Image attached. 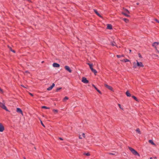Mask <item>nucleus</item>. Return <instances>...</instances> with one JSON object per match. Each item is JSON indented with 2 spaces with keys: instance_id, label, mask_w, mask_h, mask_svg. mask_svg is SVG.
Listing matches in <instances>:
<instances>
[{
  "instance_id": "obj_1",
  "label": "nucleus",
  "mask_w": 159,
  "mask_h": 159,
  "mask_svg": "<svg viewBox=\"0 0 159 159\" xmlns=\"http://www.w3.org/2000/svg\"><path fill=\"white\" fill-rule=\"evenodd\" d=\"M0 107L3 109H4L7 111H9L8 110L5 106V102L4 100L2 101V102H0Z\"/></svg>"
},
{
  "instance_id": "obj_2",
  "label": "nucleus",
  "mask_w": 159,
  "mask_h": 159,
  "mask_svg": "<svg viewBox=\"0 0 159 159\" xmlns=\"http://www.w3.org/2000/svg\"><path fill=\"white\" fill-rule=\"evenodd\" d=\"M128 148L129 150L134 155H137L138 156H139V154L134 149L130 147H129Z\"/></svg>"
},
{
  "instance_id": "obj_3",
  "label": "nucleus",
  "mask_w": 159,
  "mask_h": 159,
  "mask_svg": "<svg viewBox=\"0 0 159 159\" xmlns=\"http://www.w3.org/2000/svg\"><path fill=\"white\" fill-rule=\"evenodd\" d=\"M82 82L85 84H87L89 83V81L84 77L82 78Z\"/></svg>"
},
{
  "instance_id": "obj_4",
  "label": "nucleus",
  "mask_w": 159,
  "mask_h": 159,
  "mask_svg": "<svg viewBox=\"0 0 159 159\" xmlns=\"http://www.w3.org/2000/svg\"><path fill=\"white\" fill-rule=\"evenodd\" d=\"M105 85V86L108 89H109L110 90L112 91H113L114 90H113V89L112 88L108 85L106 84H104Z\"/></svg>"
},
{
  "instance_id": "obj_5",
  "label": "nucleus",
  "mask_w": 159,
  "mask_h": 159,
  "mask_svg": "<svg viewBox=\"0 0 159 159\" xmlns=\"http://www.w3.org/2000/svg\"><path fill=\"white\" fill-rule=\"evenodd\" d=\"M137 65L139 67H143V65L141 62H139L137 61Z\"/></svg>"
},
{
  "instance_id": "obj_6",
  "label": "nucleus",
  "mask_w": 159,
  "mask_h": 159,
  "mask_svg": "<svg viewBox=\"0 0 159 159\" xmlns=\"http://www.w3.org/2000/svg\"><path fill=\"white\" fill-rule=\"evenodd\" d=\"M65 68L66 70L68 71L70 73H71L72 72V70L70 69V68L68 66H65Z\"/></svg>"
},
{
  "instance_id": "obj_7",
  "label": "nucleus",
  "mask_w": 159,
  "mask_h": 159,
  "mask_svg": "<svg viewBox=\"0 0 159 159\" xmlns=\"http://www.w3.org/2000/svg\"><path fill=\"white\" fill-rule=\"evenodd\" d=\"M4 130V128L2 124L0 123V132H2Z\"/></svg>"
},
{
  "instance_id": "obj_8",
  "label": "nucleus",
  "mask_w": 159,
  "mask_h": 159,
  "mask_svg": "<svg viewBox=\"0 0 159 159\" xmlns=\"http://www.w3.org/2000/svg\"><path fill=\"white\" fill-rule=\"evenodd\" d=\"M16 111L17 112L21 113L22 115H23L22 111L20 108H17Z\"/></svg>"
},
{
  "instance_id": "obj_9",
  "label": "nucleus",
  "mask_w": 159,
  "mask_h": 159,
  "mask_svg": "<svg viewBox=\"0 0 159 159\" xmlns=\"http://www.w3.org/2000/svg\"><path fill=\"white\" fill-rule=\"evenodd\" d=\"M55 84L54 83H53L51 86L50 87L47 89V90L48 91L51 90L53 87L55 86Z\"/></svg>"
},
{
  "instance_id": "obj_10",
  "label": "nucleus",
  "mask_w": 159,
  "mask_h": 159,
  "mask_svg": "<svg viewBox=\"0 0 159 159\" xmlns=\"http://www.w3.org/2000/svg\"><path fill=\"white\" fill-rule=\"evenodd\" d=\"M52 66L55 67H59L60 66V65L56 63H53Z\"/></svg>"
},
{
  "instance_id": "obj_11",
  "label": "nucleus",
  "mask_w": 159,
  "mask_h": 159,
  "mask_svg": "<svg viewBox=\"0 0 159 159\" xmlns=\"http://www.w3.org/2000/svg\"><path fill=\"white\" fill-rule=\"evenodd\" d=\"M159 44V43L158 42H155L152 45L153 47H154L156 48V46H157Z\"/></svg>"
},
{
  "instance_id": "obj_12",
  "label": "nucleus",
  "mask_w": 159,
  "mask_h": 159,
  "mask_svg": "<svg viewBox=\"0 0 159 159\" xmlns=\"http://www.w3.org/2000/svg\"><path fill=\"white\" fill-rule=\"evenodd\" d=\"M92 86L100 94H101V91L99 90L96 87H95V86L94 84H92Z\"/></svg>"
},
{
  "instance_id": "obj_13",
  "label": "nucleus",
  "mask_w": 159,
  "mask_h": 159,
  "mask_svg": "<svg viewBox=\"0 0 159 159\" xmlns=\"http://www.w3.org/2000/svg\"><path fill=\"white\" fill-rule=\"evenodd\" d=\"M87 64L89 66L91 70L93 69V65L92 64H90L89 63H87Z\"/></svg>"
},
{
  "instance_id": "obj_14",
  "label": "nucleus",
  "mask_w": 159,
  "mask_h": 159,
  "mask_svg": "<svg viewBox=\"0 0 159 159\" xmlns=\"http://www.w3.org/2000/svg\"><path fill=\"white\" fill-rule=\"evenodd\" d=\"M94 12H95V13L98 15V16H99L100 17H101V16L100 15V14L96 10H95V9H94Z\"/></svg>"
},
{
  "instance_id": "obj_15",
  "label": "nucleus",
  "mask_w": 159,
  "mask_h": 159,
  "mask_svg": "<svg viewBox=\"0 0 159 159\" xmlns=\"http://www.w3.org/2000/svg\"><path fill=\"white\" fill-rule=\"evenodd\" d=\"M107 28L109 29H112V26L110 24H107Z\"/></svg>"
},
{
  "instance_id": "obj_16",
  "label": "nucleus",
  "mask_w": 159,
  "mask_h": 159,
  "mask_svg": "<svg viewBox=\"0 0 159 159\" xmlns=\"http://www.w3.org/2000/svg\"><path fill=\"white\" fill-rule=\"evenodd\" d=\"M91 71L95 75H96L97 73V71L93 68L91 70Z\"/></svg>"
},
{
  "instance_id": "obj_17",
  "label": "nucleus",
  "mask_w": 159,
  "mask_h": 159,
  "mask_svg": "<svg viewBox=\"0 0 159 159\" xmlns=\"http://www.w3.org/2000/svg\"><path fill=\"white\" fill-rule=\"evenodd\" d=\"M149 142L151 143L152 144L154 145H156V144L155 143L153 142L152 140H149Z\"/></svg>"
},
{
  "instance_id": "obj_18",
  "label": "nucleus",
  "mask_w": 159,
  "mask_h": 159,
  "mask_svg": "<svg viewBox=\"0 0 159 159\" xmlns=\"http://www.w3.org/2000/svg\"><path fill=\"white\" fill-rule=\"evenodd\" d=\"M126 94L128 97H130L131 96L130 94L129 93L128 91H127L126 92Z\"/></svg>"
},
{
  "instance_id": "obj_19",
  "label": "nucleus",
  "mask_w": 159,
  "mask_h": 159,
  "mask_svg": "<svg viewBox=\"0 0 159 159\" xmlns=\"http://www.w3.org/2000/svg\"><path fill=\"white\" fill-rule=\"evenodd\" d=\"M136 131L137 132L138 134H141V132L139 129V128H138L136 130Z\"/></svg>"
},
{
  "instance_id": "obj_20",
  "label": "nucleus",
  "mask_w": 159,
  "mask_h": 159,
  "mask_svg": "<svg viewBox=\"0 0 159 159\" xmlns=\"http://www.w3.org/2000/svg\"><path fill=\"white\" fill-rule=\"evenodd\" d=\"M128 13H125V12H122V14H123L125 16H127V17H129V16L127 14Z\"/></svg>"
},
{
  "instance_id": "obj_21",
  "label": "nucleus",
  "mask_w": 159,
  "mask_h": 159,
  "mask_svg": "<svg viewBox=\"0 0 159 159\" xmlns=\"http://www.w3.org/2000/svg\"><path fill=\"white\" fill-rule=\"evenodd\" d=\"M121 61H124L125 62L129 61V60L127 59H124L123 60H121Z\"/></svg>"
},
{
  "instance_id": "obj_22",
  "label": "nucleus",
  "mask_w": 159,
  "mask_h": 159,
  "mask_svg": "<svg viewBox=\"0 0 159 159\" xmlns=\"http://www.w3.org/2000/svg\"><path fill=\"white\" fill-rule=\"evenodd\" d=\"M123 20L126 22L128 23L129 22V20L126 18L123 19Z\"/></svg>"
},
{
  "instance_id": "obj_23",
  "label": "nucleus",
  "mask_w": 159,
  "mask_h": 159,
  "mask_svg": "<svg viewBox=\"0 0 159 159\" xmlns=\"http://www.w3.org/2000/svg\"><path fill=\"white\" fill-rule=\"evenodd\" d=\"M69 98L67 97H65L63 99V101H65L66 100L68 99Z\"/></svg>"
},
{
  "instance_id": "obj_24",
  "label": "nucleus",
  "mask_w": 159,
  "mask_h": 159,
  "mask_svg": "<svg viewBox=\"0 0 159 159\" xmlns=\"http://www.w3.org/2000/svg\"><path fill=\"white\" fill-rule=\"evenodd\" d=\"M132 97L136 101H137V102H139L138 101V99H137V98H136V97L135 96H132Z\"/></svg>"
},
{
  "instance_id": "obj_25",
  "label": "nucleus",
  "mask_w": 159,
  "mask_h": 159,
  "mask_svg": "<svg viewBox=\"0 0 159 159\" xmlns=\"http://www.w3.org/2000/svg\"><path fill=\"white\" fill-rule=\"evenodd\" d=\"M124 12H125L126 13H129V11L126 9H125L124 10Z\"/></svg>"
},
{
  "instance_id": "obj_26",
  "label": "nucleus",
  "mask_w": 159,
  "mask_h": 159,
  "mask_svg": "<svg viewBox=\"0 0 159 159\" xmlns=\"http://www.w3.org/2000/svg\"><path fill=\"white\" fill-rule=\"evenodd\" d=\"M117 57L118 58H120V57H124V55H117Z\"/></svg>"
},
{
  "instance_id": "obj_27",
  "label": "nucleus",
  "mask_w": 159,
  "mask_h": 159,
  "mask_svg": "<svg viewBox=\"0 0 159 159\" xmlns=\"http://www.w3.org/2000/svg\"><path fill=\"white\" fill-rule=\"evenodd\" d=\"M133 65H134V68H136L137 65V63H136L135 62H134L133 63Z\"/></svg>"
},
{
  "instance_id": "obj_28",
  "label": "nucleus",
  "mask_w": 159,
  "mask_h": 159,
  "mask_svg": "<svg viewBox=\"0 0 159 159\" xmlns=\"http://www.w3.org/2000/svg\"><path fill=\"white\" fill-rule=\"evenodd\" d=\"M42 108H44V109H49V107H47L45 106H42Z\"/></svg>"
},
{
  "instance_id": "obj_29",
  "label": "nucleus",
  "mask_w": 159,
  "mask_h": 159,
  "mask_svg": "<svg viewBox=\"0 0 159 159\" xmlns=\"http://www.w3.org/2000/svg\"><path fill=\"white\" fill-rule=\"evenodd\" d=\"M84 154L85 155L87 156H89L90 155V154L89 152H88L87 153H85Z\"/></svg>"
},
{
  "instance_id": "obj_30",
  "label": "nucleus",
  "mask_w": 159,
  "mask_h": 159,
  "mask_svg": "<svg viewBox=\"0 0 159 159\" xmlns=\"http://www.w3.org/2000/svg\"><path fill=\"white\" fill-rule=\"evenodd\" d=\"M118 105L120 109H121L122 110H123V108L121 107V106L120 104H118Z\"/></svg>"
},
{
  "instance_id": "obj_31",
  "label": "nucleus",
  "mask_w": 159,
  "mask_h": 159,
  "mask_svg": "<svg viewBox=\"0 0 159 159\" xmlns=\"http://www.w3.org/2000/svg\"><path fill=\"white\" fill-rule=\"evenodd\" d=\"M61 88H57L56 90V91L58 92L59 90L61 89Z\"/></svg>"
},
{
  "instance_id": "obj_32",
  "label": "nucleus",
  "mask_w": 159,
  "mask_h": 159,
  "mask_svg": "<svg viewBox=\"0 0 159 159\" xmlns=\"http://www.w3.org/2000/svg\"><path fill=\"white\" fill-rule=\"evenodd\" d=\"M40 122H41V125H42L44 127H45V125H44L43 124V122L42 121L40 120Z\"/></svg>"
},
{
  "instance_id": "obj_33",
  "label": "nucleus",
  "mask_w": 159,
  "mask_h": 159,
  "mask_svg": "<svg viewBox=\"0 0 159 159\" xmlns=\"http://www.w3.org/2000/svg\"><path fill=\"white\" fill-rule=\"evenodd\" d=\"M29 73V72L28 71H25L24 72V74H27Z\"/></svg>"
},
{
  "instance_id": "obj_34",
  "label": "nucleus",
  "mask_w": 159,
  "mask_h": 159,
  "mask_svg": "<svg viewBox=\"0 0 159 159\" xmlns=\"http://www.w3.org/2000/svg\"><path fill=\"white\" fill-rule=\"evenodd\" d=\"M53 112H58V111L57 110H55V109H54L53 110Z\"/></svg>"
},
{
  "instance_id": "obj_35",
  "label": "nucleus",
  "mask_w": 159,
  "mask_h": 159,
  "mask_svg": "<svg viewBox=\"0 0 159 159\" xmlns=\"http://www.w3.org/2000/svg\"><path fill=\"white\" fill-rule=\"evenodd\" d=\"M115 42H114V43H111V44L114 46H115Z\"/></svg>"
},
{
  "instance_id": "obj_36",
  "label": "nucleus",
  "mask_w": 159,
  "mask_h": 159,
  "mask_svg": "<svg viewBox=\"0 0 159 159\" xmlns=\"http://www.w3.org/2000/svg\"><path fill=\"white\" fill-rule=\"evenodd\" d=\"M155 20L156 21H157V23H159V21L158 20H157V19H155Z\"/></svg>"
},
{
  "instance_id": "obj_37",
  "label": "nucleus",
  "mask_w": 159,
  "mask_h": 159,
  "mask_svg": "<svg viewBox=\"0 0 159 159\" xmlns=\"http://www.w3.org/2000/svg\"><path fill=\"white\" fill-rule=\"evenodd\" d=\"M82 135L84 137V138H85V134L84 133H83L82 134Z\"/></svg>"
},
{
  "instance_id": "obj_38",
  "label": "nucleus",
  "mask_w": 159,
  "mask_h": 159,
  "mask_svg": "<svg viewBox=\"0 0 159 159\" xmlns=\"http://www.w3.org/2000/svg\"><path fill=\"white\" fill-rule=\"evenodd\" d=\"M79 138L80 139H82V138L81 137V135H79Z\"/></svg>"
},
{
  "instance_id": "obj_39",
  "label": "nucleus",
  "mask_w": 159,
  "mask_h": 159,
  "mask_svg": "<svg viewBox=\"0 0 159 159\" xmlns=\"http://www.w3.org/2000/svg\"><path fill=\"white\" fill-rule=\"evenodd\" d=\"M109 154L112 155H115V154L113 153H109Z\"/></svg>"
},
{
  "instance_id": "obj_40",
  "label": "nucleus",
  "mask_w": 159,
  "mask_h": 159,
  "mask_svg": "<svg viewBox=\"0 0 159 159\" xmlns=\"http://www.w3.org/2000/svg\"><path fill=\"white\" fill-rule=\"evenodd\" d=\"M8 48H9V49H10V50L11 51V50H12L11 48V47H9V46H8Z\"/></svg>"
},
{
  "instance_id": "obj_41",
  "label": "nucleus",
  "mask_w": 159,
  "mask_h": 159,
  "mask_svg": "<svg viewBox=\"0 0 159 159\" xmlns=\"http://www.w3.org/2000/svg\"><path fill=\"white\" fill-rule=\"evenodd\" d=\"M29 93L31 96H33V94L32 93Z\"/></svg>"
},
{
  "instance_id": "obj_42",
  "label": "nucleus",
  "mask_w": 159,
  "mask_h": 159,
  "mask_svg": "<svg viewBox=\"0 0 159 159\" xmlns=\"http://www.w3.org/2000/svg\"><path fill=\"white\" fill-rule=\"evenodd\" d=\"M153 56H154V57H157V55H156L155 54H153Z\"/></svg>"
},
{
  "instance_id": "obj_43",
  "label": "nucleus",
  "mask_w": 159,
  "mask_h": 159,
  "mask_svg": "<svg viewBox=\"0 0 159 159\" xmlns=\"http://www.w3.org/2000/svg\"><path fill=\"white\" fill-rule=\"evenodd\" d=\"M0 91L2 92V93L3 92V91H2V89H1L0 88Z\"/></svg>"
},
{
  "instance_id": "obj_44",
  "label": "nucleus",
  "mask_w": 159,
  "mask_h": 159,
  "mask_svg": "<svg viewBox=\"0 0 159 159\" xmlns=\"http://www.w3.org/2000/svg\"><path fill=\"white\" fill-rule=\"evenodd\" d=\"M139 57H141V56L140 54H139Z\"/></svg>"
},
{
  "instance_id": "obj_45",
  "label": "nucleus",
  "mask_w": 159,
  "mask_h": 159,
  "mask_svg": "<svg viewBox=\"0 0 159 159\" xmlns=\"http://www.w3.org/2000/svg\"><path fill=\"white\" fill-rule=\"evenodd\" d=\"M11 51L12 52H15V51L14 50H11Z\"/></svg>"
},
{
  "instance_id": "obj_46",
  "label": "nucleus",
  "mask_w": 159,
  "mask_h": 159,
  "mask_svg": "<svg viewBox=\"0 0 159 159\" xmlns=\"http://www.w3.org/2000/svg\"><path fill=\"white\" fill-rule=\"evenodd\" d=\"M59 139L61 140H62L63 139L62 138H59Z\"/></svg>"
},
{
  "instance_id": "obj_47",
  "label": "nucleus",
  "mask_w": 159,
  "mask_h": 159,
  "mask_svg": "<svg viewBox=\"0 0 159 159\" xmlns=\"http://www.w3.org/2000/svg\"><path fill=\"white\" fill-rule=\"evenodd\" d=\"M21 85V86H22V87H23L24 88H25V87L24 85Z\"/></svg>"
},
{
  "instance_id": "obj_48",
  "label": "nucleus",
  "mask_w": 159,
  "mask_h": 159,
  "mask_svg": "<svg viewBox=\"0 0 159 159\" xmlns=\"http://www.w3.org/2000/svg\"><path fill=\"white\" fill-rule=\"evenodd\" d=\"M129 52H131V50H129Z\"/></svg>"
},
{
  "instance_id": "obj_49",
  "label": "nucleus",
  "mask_w": 159,
  "mask_h": 159,
  "mask_svg": "<svg viewBox=\"0 0 159 159\" xmlns=\"http://www.w3.org/2000/svg\"><path fill=\"white\" fill-rule=\"evenodd\" d=\"M136 4H137V5H139V3L137 2V3H136Z\"/></svg>"
},
{
  "instance_id": "obj_50",
  "label": "nucleus",
  "mask_w": 159,
  "mask_h": 159,
  "mask_svg": "<svg viewBox=\"0 0 159 159\" xmlns=\"http://www.w3.org/2000/svg\"><path fill=\"white\" fill-rule=\"evenodd\" d=\"M24 159H26L24 157Z\"/></svg>"
},
{
  "instance_id": "obj_51",
  "label": "nucleus",
  "mask_w": 159,
  "mask_h": 159,
  "mask_svg": "<svg viewBox=\"0 0 159 159\" xmlns=\"http://www.w3.org/2000/svg\"><path fill=\"white\" fill-rule=\"evenodd\" d=\"M150 159H152V157H151V158H150Z\"/></svg>"
}]
</instances>
